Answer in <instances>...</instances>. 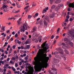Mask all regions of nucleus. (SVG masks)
<instances>
[{
    "label": "nucleus",
    "instance_id": "obj_1",
    "mask_svg": "<svg viewBox=\"0 0 74 74\" xmlns=\"http://www.w3.org/2000/svg\"><path fill=\"white\" fill-rule=\"evenodd\" d=\"M41 53V51L40 50H38V54L37 55V57H36L35 58L34 60L36 63H38L40 62V59H43L44 57L43 56L40 58V56Z\"/></svg>",
    "mask_w": 74,
    "mask_h": 74
},
{
    "label": "nucleus",
    "instance_id": "obj_2",
    "mask_svg": "<svg viewBox=\"0 0 74 74\" xmlns=\"http://www.w3.org/2000/svg\"><path fill=\"white\" fill-rule=\"evenodd\" d=\"M25 30H27V24H24L22 26H21V27L20 28V32H22V31L23 32H24L25 31Z\"/></svg>",
    "mask_w": 74,
    "mask_h": 74
},
{
    "label": "nucleus",
    "instance_id": "obj_3",
    "mask_svg": "<svg viewBox=\"0 0 74 74\" xmlns=\"http://www.w3.org/2000/svg\"><path fill=\"white\" fill-rule=\"evenodd\" d=\"M64 40L65 41H66V42L67 44H69L71 47H73V43L69 40L67 38H64Z\"/></svg>",
    "mask_w": 74,
    "mask_h": 74
},
{
    "label": "nucleus",
    "instance_id": "obj_4",
    "mask_svg": "<svg viewBox=\"0 0 74 74\" xmlns=\"http://www.w3.org/2000/svg\"><path fill=\"white\" fill-rule=\"evenodd\" d=\"M67 5H69V7H72L73 8H74V3H71L70 2H68L67 3Z\"/></svg>",
    "mask_w": 74,
    "mask_h": 74
},
{
    "label": "nucleus",
    "instance_id": "obj_5",
    "mask_svg": "<svg viewBox=\"0 0 74 74\" xmlns=\"http://www.w3.org/2000/svg\"><path fill=\"white\" fill-rule=\"evenodd\" d=\"M67 34L68 35V36L74 35V31H70L69 32L67 33Z\"/></svg>",
    "mask_w": 74,
    "mask_h": 74
},
{
    "label": "nucleus",
    "instance_id": "obj_6",
    "mask_svg": "<svg viewBox=\"0 0 74 74\" xmlns=\"http://www.w3.org/2000/svg\"><path fill=\"white\" fill-rule=\"evenodd\" d=\"M47 18L45 17L44 18V24L45 26H47L48 25V23L47 22Z\"/></svg>",
    "mask_w": 74,
    "mask_h": 74
},
{
    "label": "nucleus",
    "instance_id": "obj_7",
    "mask_svg": "<svg viewBox=\"0 0 74 74\" xmlns=\"http://www.w3.org/2000/svg\"><path fill=\"white\" fill-rule=\"evenodd\" d=\"M30 47V45H26L24 48V49H29Z\"/></svg>",
    "mask_w": 74,
    "mask_h": 74
},
{
    "label": "nucleus",
    "instance_id": "obj_8",
    "mask_svg": "<svg viewBox=\"0 0 74 74\" xmlns=\"http://www.w3.org/2000/svg\"><path fill=\"white\" fill-rule=\"evenodd\" d=\"M51 71L53 72V73L54 74H57V71H56V69H55V68H53L51 69Z\"/></svg>",
    "mask_w": 74,
    "mask_h": 74
},
{
    "label": "nucleus",
    "instance_id": "obj_9",
    "mask_svg": "<svg viewBox=\"0 0 74 74\" xmlns=\"http://www.w3.org/2000/svg\"><path fill=\"white\" fill-rule=\"evenodd\" d=\"M7 7H8V6L7 5H3L2 7L1 8V10H3V9L4 10L5 8H7Z\"/></svg>",
    "mask_w": 74,
    "mask_h": 74
},
{
    "label": "nucleus",
    "instance_id": "obj_10",
    "mask_svg": "<svg viewBox=\"0 0 74 74\" xmlns=\"http://www.w3.org/2000/svg\"><path fill=\"white\" fill-rule=\"evenodd\" d=\"M39 35L38 34H37L36 33H34L32 35V37L34 38V37H38Z\"/></svg>",
    "mask_w": 74,
    "mask_h": 74
},
{
    "label": "nucleus",
    "instance_id": "obj_11",
    "mask_svg": "<svg viewBox=\"0 0 74 74\" xmlns=\"http://www.w3.org/2000/svg\"><path fill=\"white\" fill-rule=\"evenodd\" d=\"M55 17V15L53 14H51L50 15V18H53L54 17Z\"/></svg>",
    "mask_w": 74,
    "mask_h": 74
},
{
    "label": "nucleus",
    "instance_id": "obj_12",
    "mask_svg": "<svg viewBox=\"0 0 74 74\" xmlns=\"http://www.w3.org/2000/svg\"><path fill=\"white\" fill-rule=\"evenodd\" d=\"M56 4H59L61 3V0H57L55 2Z\"/></svg>",
    "mask_w": 74,
    "mask_h": 74
},
{
    "label": "nucleus",
    "instance_id": "obj_13",
    "mask_svg": "<svg viewBox=\"0 0 74 74\" xmlns=\"http://www.w3.org/2000/svg\"><path fill=\"white\" fill-rule=\"evenodd\" d=\"M64 48H65L64 49H69V48H70V47L68 45H66Z\"/></svg>",
    "mask_w": 74,
    "mask_h": 74
},
{
    "label": "nucleus",
    "instance_id": "obj_14",
    "mask_svg": "<svg viewBox=\"0 0 74 74\" xmlns=\"http://www.w3.org/2000/svg\"><path fill=\"white\" fill-rule=\"evenodd\" d=\"M30 44V43L29 40H27L25 41V45H27V44Z\"/></svg>",
    "mask_w": 74,
    "mask_h": 74
},
{
    "label": "nucleus",
    "instance_id": "obj_15",
    "mask_svg": "<svg viewBox=\"0 0 74 74\" xmlns=\"http://www.w3.org/2000/svg\"><path fill=\"white\" fill-rule=\"evenodd\" d=\"M62 45H63V46H62V48L64 49H65V47H66V45H65V43H64L63 42L62 43Z\"/></svg>",
    "mask_w": 74,
    "mask_h": 74
},
{
    "label": "nucleus",
    "instance_id": "obj_16",
    "mask_svg": "<svg viewBox=\"0 0 74 74\" xmlns=\"http://www.w3.org/2000/svg\"><path fill=\"white\" fill-rule=\"evenodd\" d=\"M68 38L69 39V40H70V41H72V40H73V38L70 36L68 37Z\"/></svg>",
    "mask_w": 74,
    "mask_h": 74
},
{
    "label": "nucleus",
    "instance_id": "obj_17",
    "mask_svg": "<svg viewBox=\"0 0 74 74\" xmlns=\"http://www.w3.org/2000/svg\"><path fill=\"white\" fill-rule=\"evenodd\" d=\"M55 7H56V6L55 5H53L51 6V9L53 10V9H55Z\"/></svg>",
    "mask_w": 74,
    "mask_h": 74
},
{
    "label": "nucleus",
    "instance_id": "obj_18",
    "mask_svg": "<svg viewBox=\"0 0 74 74\" xmlns=\"http://www.w3.org/2000/svg\"><path fill=\"white\" fill-rule=\"evenodd\" d=\"M4 11L5 12H6L8 11V8H7L4 9Z\"/></svg>",
    "mask_w": 74,
    "mask_h": 74
},
{
    "label": "nucleus",
    "instance_id": "obj_19",
    "mask_svg": "<svg viewBox=\"0 0 74 74\" xmlns=\"http://www.w3.org/2000/svg\"><path fill=\"white\" fill-rule=\"evenodd\" d=\"M63 51V49H62L60 47L58 48V52H62Z\"/></svg>",
    "mask_w": 74,
    "mask_h": 74
},
{
    "label": "nucleus",
    "instance_id": "obj_20",
    "mask_svg": "<svg viewBox=\"0 0 74 74\" xmlns=\"http://www.w3.org/2000/svg\"><path fill=\"white\" fill-rule=\"evenodd\" d=\"M48 46V44H44L43 45H42V47L43 48H44L45 46L47 47Z\"/></svg>",
    "mask_w": 74,
    "mask_h": 74
},
{
    "label": "nucleus",
    "instance_id": "obj_21",
    "mask_svg": "<svg viewBox=\"0 0 74 74\" xmlns=\"http://www.w3.org/2000/svg\"><path fill=\"white\" fill-rule=\"evenodd\" d=\"M48 63L46 62L44 64V66L46 67V69L47 67V66H48Z\"/></svg>",
    "mask_w": 74,
    "mask_h": 74
},
{
    "label": "nucleus",
    "instance_id": "obj_22",
    "mask_svg": "<svg viewBox=\"0 0 74 74\" xmlns=\"http://www.w3.org/2000/svg\"><path fill=\"white\" fill-rule=\"evenodd\" d=\"M14 73H15V74H20V71H16L14 72Z\"/></svg>",
    "mask_w": 74,
    "mask_h": 74
},
{
    "label": "nucleus",
    "instance_id": "obj_23",
    "mask_svg": "<svg viewBox=\"0 0 74 74\" xmlns=\"http://www.w3.org/2000/svg\"><path fill=\"white\" fill-rule=\"evenodd\" d=\"M47 12V10L46 9H44L42 13L43 14H44V13H45Z\"/></svg>",
    "mask_w": 74,
    "mask_h": 74
},
{
    "label": "nucleus",
    "instance_id": "obj_24",
    "mask_svg": "<svg viewBox=\"0 0 74 74\" xmlns=\"http://www.w3.org/2000/svg\"><path fill=\"white\" fill-rule=\"evenodd\" d=\"M14 42H15V43H18V42H19V40H17V39H16L15 40H14Z\"/></svg>",
    "mask_w": 74,
    "mask_h": 74
},
{
    "label": "nucleus",
    "instance_id": "obj_25",
    "mask_svg": "<svg viewBox=\"0 0 74 74\" xmlns=\"http://www.w3.org/2000/svg\"><path fill=\"white\" fill-rule=\"evenodd\" d=\"M33 31H32V33H34V32H36L37 30H36V29H35V28H33Z\"/></svg>",
    "mask_w": 74,
    "mask_h": 74
},
{
    "label": "nucleus",
    "instance_id": "obj_26",
    "mask_svg": "<svg viewBox=\"0 0 74 74\" xmlns=\"http://www.w3.org/2000/svg\"><path fill=\"white\" fill-rule=\"evenodd\" d=\"M63 4H59L58 5V6L59 7H63Z\"/></svg>",
    "mask_w": 74,
    "mask_h": 74
},
{
    "label": "nucleus",
    "instance_id": "obj_27",
    "mask_svg": "<svg viewBox=\"0 0 74 74\" xmlns=\"http://www.w3.org/2000/svg\"><path fill=\"white\" fill-rule=\"evenodd\" d=\"M12 52V49L10 48V50L9 51L8 53L9 54H10L11 53V52Z\"/></svg>",
    "mask_w": 74,
    "mask_h": 74
},
{
    "label": "nucleus",
    "instance_id": "obj_28",
    "mask_svg": "<svg viewBox=\"0 0 74 74\" xmlns=\"http://www.w3.org/2000/svg\"><path fill=\"white\" fill-rule=\"evenodd\" d=\"M1 29L3 30V31H4V30H5V26L2 27L1 28Z\"/></svg>",
    "mask_w": 74,
    "mask_h": 74
},
{
    "label": "nucleus",
    "instance_id": "obj_29",
    "mask_svg": "<svg viewBox=\"0 0 74 74\" xmlns=\"http://www.w3.org/2000/svg\"><path fill=\"white\" fill-rule=\"evenodd\" d=\"M10 63L12 64H14V62H13L12 60H10Z\"/></svg>",
    "mask_w": 74,
    "mask_h": 74
},
{
    "label": "nucleus",
    "instance_id": "obj_30",
    "mask_svg": "<svg viewBox=\"0 0 74 74\" xmlns=\"http://www.w3.org/2000/svg\"><path fill=\"white\" fill-rule=\"evenodd\" d=\"M54 55H57V54H58V53L57 51H55L54 53Z\"/></svg>",
    "mask_w": 74,
    "mask_h": 74
},
{
    "label": "nucleus",
    "instance_id": "obj_31",
    "mask_svg": "<svg viewBox=\"0 0 74 74\" xmlns=\"http://www.w3.org/2000/svg\"><path fill=\"white\" fill-rule=\"evenodd\" d=\"M65 52L66 53V54H69V51L67 50H66V49L65 50Z\"/></svg>",
    "mask_w": 74,
    "mask_h": 74
},
{
    "label": "nucleus",
    "instance_id": "obj_32",
    "mask_svg": "<svg viewBox=\"0 0 74 74\" xmlns=\"http://www.w3.org/2000/svg\"><path fill=\"white\" fill-rule=\"evenodd\" d=\"M29 6H26L24 8V10H26V9H27L28 8H29Z\"/></svg>",
    "mask_w": 74,
    "mask_h": 74
},
{
    "label": "nucleus",
    "instance_id": "obj_33",
    "mask_svg": "<svg viewBox=\"0 0 74 74\" xmlns=\"http://www.w3.org/2000/svg\"><path fill=\"white\" fill-rule=\"evenodd\" d=\"M37 48L38 49H39V48H41V47H40V45H37Z\"/></svg>",
    "mask_w": 74,
    "mask_h": 74
},
{
    "label": "nucleus",
    "instance_id": "obj_34",
    "mask_svg": "<svg viewBox=\"0 0 74 74\" xmlns=\"http://www.w3.org/2000/svg\"><path fill=\"white\" fill-rule=\"evenodd\" d=\"M32 18V16H31L30 15H29L28 16V19H31V18Z\"/></svg>",
    "mask_w": 74,
    "mask_h": 74
},
{
    "label": "nucleus",
    "instance_id": "obj_35",
    "mask_svg": "<svg viewBox=\"0 0 74 74\" xmlns=\"http://www.w3.org/2000/svg\"><path fill=\"white\" fill-rule=\"evenodd\" d=\"M49 73H50V74H54V73L53 72H51V71H49Z\"/></svg>",
    "mask_w": 74,
    "mask_h": 74
},
{
    "label": "nucleus",
    "instance_id": "obj_36",
    "mask_svg": "<svg viewBox=\"0 0 74 74\" xmlns=\"http://www.w3.org/2000/svg\"><path fill=\"white\" fill-rule=\"evenodd\" d=\"M30 64H29L28 63H27L25 64V65L26 66H30Z\"/></svg>",
    "mask_w": 74,
    "mask_h": 74
},
{
    "label": "nucleus",
    "instance_id": "obj_37",
    "mask_svg": "<svg viewBox=\"0 0 74 74\" xmlns=\"http://www.w3.org/2000/svg\"><path fill=\"white\" fill-rule=\"evenodd\" d=\"M40 25H42V24H43V23H42V21H40Z\"/></svg>",
    "mask_w": 74,
    "mask_h": 74
},
{
    "label": "nucleus",
    "instance_id": "obj_38",
    "mask_svg": "<svg viewBox=\"0 0 74 74\" xmlns=\"http://www.w3.org/2000/svg\"><path fill=\"white\" fill-rule=\"evenodd\" d=\"M18 33H16L15 35V37L16 38H17V37H18Z\"/></svg>",
    "mask_w": 74,
    "mask_h": 74
},
{
    "label": "nucleus",
    "instance_id": "obj_39",
    "mask_svg": "<svg viewBox=\"0 0 74 74\" xmlns=\"http://www.w3.org/2000/svg\"><path fill=\"white\" fill-rule=\"evenodd\" d=\"M18 66V64L17 63H16L15 64V67H17Z\"/></svg>",
    "mask_w": 74,
    "mask_h": 74
},
{
    "label": "nucleus",
    "instance_id": "obj_40",
    "mask_svg": "<svg viewBox=\"0 0 74 74\" xmlns=\"http://www.w3.org/2000/svg\"><path fill=\"white\" fill-rule=\"evenodd\" d=\"M46 59L47 60V61H48V60H49V57H47L46 58Z\"/></svg>",
    "mask_w": 74,
    "mask_h": 74
},
{
    "label": "nucleus",
    "instance_id": "obj_41",
    "mask_svg": "<svg viewBox=\"0 0 74 74\" xmlns=\"http://www.w3.org/2000/svg\"><path fill=\"white\" fill-rule=\"evenodd\" d=\"M6 45H4L3 46V47H2V49H4L5 48V46H6Z\"/></svg>",
    "mask_w": 74,
    "mask_h": 74
},
{
    "label": "nucleus",
    "instance_id": "obj_42",
    "mask_svg": "<svg viewBox=\"0 0 74 74\" xmlns=\"http://www.w3.org/2000/svg\"><path fill=\"white\" fill-rule=\"evenodd\" d=\"M70 67L69 68H67V69H68V70H69V71H70L71 70V69H70Z\"/></svg>",
    "mask_w": 74,
    "mask_h": 74
},
{
    "label": "nucleus",
    "instance_id": "obj_43",
    "mask_svg": "<svg viewBox=\"0 0 74 74\" xmlns=\"http://www.w3.org/2000/svg\"><path fill=\"white\" fill-rule=\"evenodd\" d=\"M12 11L13 13L16 14V10H13Z\"/></svg>",
    "mask_w": 74,
    "mask_h": 74
},
{
    "label": "nucleus",
    "instance_id": "obj_44",
    "mask_svg": "<svg viewBox=\"0 0 74 74\" xmlns=\"http://www.w3.org/2000/svg\"><path fill=\"white\" fill-rule=\"evenodd\" d=\"M21 19H22V18H19V20L18 21H17L20 22V21H21Z\"/></svg>",
    "mask_w": 74,
    "mask_h": 74
},
{
    "label": "nucleus",
    "instance_id": "obj_45",
    "mask_svg": "<svg viewBox=\"0 0 74 74\" xmlns=\"http://www.w3.org/2000/svg\"><path fill=\"white\" fill-rule=\"evenodd\" d=\"M50 3L51 4H52V3H53V1H51V0H50Z\"/></svg>",
    "mask_w": 74,
    "mask_h": 74
},
{
    "label": "nucleus",
    "instance_id": "obj_46",
    "mask_svg": "<svg viewBox=\"0 0 74 74\" xmlns=\"http://www.w3.org/2000/svg\"><path fill=\"white\" fill-rule=\"evenodd\" d=\"M69 20H70V22H72V21L73 20V18H70Z\"/></svg>",
    "mask_w": 74,
    "mask_h": 74
},
{
    "label": "nucleus",
    "instance_id": "obj_47",
    "mask_svg": "<svg viewBox=\"0 0 74 74\" xmlns=\"http://www.w3.org/2000/svg\"><path fill=\"white\" fill-rule=\"evenodd\" d=\"M15 45H14L13 46H12V48H13V49H15Z\"/></svg>",
    "mask_w": 74,
    "mask_h": 74
},
{
    "label": "nucleus",
    "instance_id": "obj_48",
    "mask_svg": "<svg viewBox=\"0 0 74 74\" xmlns=\"http://www.w3.org/2000/svg\"><path fill=\"white\" fill-rule=\"evenodd\" d=\"M21 49H24V47L23 46H21Z\"/></svg>",
    "mask_w": 74,
    "mask_h": 74
},
{
    "label": "nucleus",
    "instance_id": "obj_49",
    "mask_svg": "<svg viewBox=\"0 0 74 74\" xmlns=\"http://www.w3.org/2000/svg\"><path fill=\"white\" fill-rule=\"evenodd\" d=\"M66 18H67V19H69L70 18V16H69V15H67L66 16Z\"/></svg>",
    "mask_w": 74,
    "mask_h": 74
},
{
    "label": "nucleus",
    "instance_id": "obj_50",
    "mask_svg": "<svg viewBox=\"0 0 74 74\" xmlns=\"http://www.w3.org/2000/svg\"><path fill=\"white\" fill-rule=\"evenodd\" d=\"M54 38V36H53V35H52L51 36V39H53Z\"/></svg>",
    "mask_w": 74,
    "mask_h": 74
},
{
    "label": "nucleus",
    "instance_id": "obj_51",
    "mask_svg": "<svg viewBox=\"0 0 74 74\" xmlns=\"http://www.w3.org/2000/svg\"><path fill=\"white\" fill-rule=\"evenodd\" d=\"M40 23V22L39 21H38L36 23V25H37L38 24Z\"/></svg>",
    "mask_w": 74,
    "mask_h": 74
},
{
    "label": "nucleus",
    "instance_id": "obj_52",
    "mask_svg": "<svg viewBox=\"0 0 74 74\" xmlns=\"http://www.w3.org/2000/svg\"><path fill=\"white\" fill-rule=\"evenodd\" d=\"M22 64V63L21 62H20L19 63V64L20 66H21Z\"/></svg>",
    "mask_w": 74,
    "mask_h": 74
},
{
    "label": "nucleus",
    "instance_id": "obj_53",
    "mask_svg": "<svg viewBox=\"0 0 74 74\" xmlns=\"http://www.w3.org/2000/svg\"><path fill=\"white\" fill-rule=\"evenodd\" d=\"M17 7H18V8H20L21 7V6L20 5H18L17 6Z\"/></svg>",
    "mask_w": 74,
    "mask_h": 74
},
{
    "label": "nucleus",
    "instance_id": "obj_54",
    "mask_svg": "<svg viewBox=\"0 0 74 74\" xmlns=\"http://www.w3.org/2000/svg\"><path fill=\"white\" fill-rule=\"evenodd\" d=\"M36 16H38V13H36L35 14Z\"/></svg>",
    "mask_w": 74,
    "mask_h": 74
},
{
    "label": "nucleus",
    "instance_id": "obj_55",
    "mask_svg": "<svg viewBox=\"0 0 74 74\" xmlns=\"http://www.w3.org/2000/svg\"><path fill=\"white\" fill-rule=\"evenodd\" d=\"M12 60H15V57H13L12 58Z\"/></svg>",
    "mask_w": 74,
    "mask_h": 74
},
{
    "label": "nucleus",
    "instance_id": "obj_56",
    "mask_svg": "<svg viewBox=\"0 0 74 74\" xmlns=\"http://www.w3.org/2000/svg\"><path fill=\"white\" fill-rule=\"evenodd\" d=\"M56 40H55L54 41V43H53V45H54L56 43Z\"/></svg>",
    "mask_w": 74,
    "mask_h": 74
},
{
    "label": "nucleus",
    "instance_id": "obj_57",
    "mask_svg": "<svg viewBox=\"0 0 74 74\" xmlns=\"http://www.w3.org/2000/svg\"><path fill=\"white\" fill-rule=\"evenodd\" d=\"M12 34H13V35H14V34H15V32H13L12 33Z\"/></svg>",
    "mask_w": 74,
    "mask_h": 74
},
{
    "label": "nucleus",
    "instance_id": "obj_58",
    "mask_svg": "<svg viewBox=\"0 0 74 74\" xmlns=\"http://www.w3.org/2000/svg\"><path fill=\"white\" fill-rule=\"evenodd\" d=\"M19 10H18L17 11H16V13H18V12H19Z\"/></svg>",
    "mask_w": 74,
    "mask_h": 74
},
{
    "label": "nucleus",
    "instance_id": "obj_59",
    "mask_svg": "<svg viewBox=\"0 0 74 74\" xmlns=\"http://www.w3.org/2000/svg\"><path fill=\"white\" fill-rule=\"evenodd\" d=\"M5 54H8V51H5Z\"/></svg>",
    "mask_w": 74,
    "mask_h": 74
},
{
    "label": "nucleus",
    "instance_id": "obj_60",
    "mask_svg": "<svg viewBox=\"0 0 74 74\" xmlns=\"http://www.w3.org/2000/svg\"><path fill=\"white\" fill-rule=\"evenodd\" d=\"M18 44H21V41H19L18 42Z\"/></svg>",
    "mask_w": 74,
    "mask_h": 74
},
{
    "label": "nucleus",
    "instance_id": "obj_61",
    "mask_svg": "<svg viewBox=\"0 0 74 74\" xmlns=\"http://www.w3.org/2000/svg\"><path fill=\"white\" fill-rule=\"evenodd\" d=\"M10 32V30H8L7 31V33H8Z\"/></svg>",
    "mask_w": 74,
    "mask_h": 74
},
{
    "label": "nucleus",
    "instance_id": "obj_62",
    "mask_svg": "<svg viewBox=\"0 0 74 74\" xmlns=\"http://www.w3.org/2000/svg\"><path fill=\"white\" fill-rule=\"evenodd\" d=\"M8 44V42H5V43L4 45H7Z\"/></svg>",
    "mask_w": 74,
    "mask_h": 74
},
{
    "label": "nucleus",
    "instance_id": "obj_63",
    "mask_svg": "<svg viewBox=\"0 0 74 74\" xmlns=\"http://www.w3.org/2000/svg\"><path fill=\"white\" fill-rule=\"evenodd\" d=\"M25 60H27V57H25Z\"/></svg>",
    "mask_w": 74,
    "mask_h": 74
},
{
    "label": "nucleus",
    "instance_id": "obj_64",
    "mask_svg": "<svg viewBox=\"0 0 74 74\" xmlns=\"http://www.w3.org/2000/svg\"><path fill=\"white\" fill-rule=\"evenodd\" d=\"M10 58H8L7 59V61H9V60H10Z\"/></svg>",
    "mask_w": 74,
    "mask_h": 74
}]
</instances>
